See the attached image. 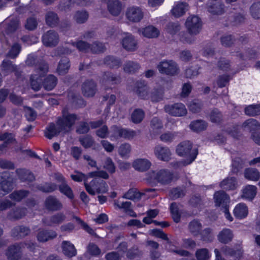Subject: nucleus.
Returning <instances> with one entry per match:
<instances>
[{
  "mask_svg": "<svg viewBox=\"0 0 260 260\" xmlns=\"http://www.w3.org/2000/svg\"><path fill=\"white\" fill-rule=\"evenodd\" d=\"M79 141L82 146L86 149L92 147L95 144L94 139L89 135L80 137Z\"/></svg>",
  "mask_w": 260,
  "mask_h": 260,
  "instance_id": "46",
  "label": "nucleus"
},
{
  "mask_svg": "<svg viewBox=\"0 0 260 260\" xmlns=\"http://www.w3.org/2000/svg\"><path fill=\"white\" fill-rule=\"evenodd\" d=\"M2 71L5 75L14 72L16 76L20 75V71L19 67L13 63V62L8 59H5L2 65Z\"/></svg>",
  "mask_w": 260,
  "mask_h": 260,
  "instance_id": "18",
  "label": "nucleus"
},
{
  "mask_svg": "<svg viewBox=\"0 0 260 260\" xmlns=\"http://www.w3.org/2000/svg\"><path fill=\"white\" fill-rule=\"evenodd\" d=\"M189 232L193 236L199 235L202 228V224L198 220H193L190 222L188 226Z\"/></svg>",
  "mask_w": 260,
  "mask_h": 260,
  "instance_id": "42",
  "label": "nucleus"
},
{
  "mask_svg": "<svg viewBox=\"0 0 260 260\" xmlns=\"http://www.w3.org/2000/svg\"><path fill=\"white\" fill-rule=\"evenodd\" d=\"M62 248L63 254L69 257L74 256L77 254L75 246L69 241H63L62 242Z\"/></svg>",
  "mask_w": 260,
  "mask_h": 260,
  "instance_id": "32",
  "label": "nucleus"
},
{
  "mask_svg": "<svg viewBox=\"0 0 260 260\" xmlns=\"http://www.w3.org/2000/svg\"><path fill=\"white\" fill-rule=\"evenodd\" d=\"M235 216L240 219L245 217L248 214V209L244 204H239L234 209Z\"/></svg>",
  "mask_w": 260,
  "mask_h": 260,
  "instance_id": "44",
  "label": "nucleus"
},
{
  "mask_svg": "<svg viewBox=\"0 0 260 260\" xmlns=\"http://www.w3.org/2000/svg\"><path fill=\"white\" fill-rule=\"evenodd\" d=\"M106 50L104 44L99 41H95L90 44V51L94 54L103 53Z\"/></svg>",
  "mask_w": 260,
  "mask_h": 260,
  "instance_id": "55",
  "label": "nucleus"
},
{
  "mask_svg": "<svg viewBox=\"0 0 260 260\" xmlns=\"http://www.w3.org/2000/svg\"><path fill=\"white\" fill-rule=\"evenodd\" d=\"M188 5L186 3H179L172 9V13L175 17H179L185 14Z\"/></svg>",
  "mask_w": 260,
  "mask_h": 260,
  "instance_id": "48",
  "label": "nucleus"
},
{
  "mask_svg": "<svg viewBox=\"0 0 260 260\" xmlns=\"http://www.w3.org/2000/svg\"><path fill=\"white\" fill-rule=\"evenodd\" d=\"M84 186L86 191L92 196L95 194L94 189H96V192L99 193L105 192L107 190L106 182L101 179L95 178L93 179L90 182V184L85 182Z\"/></svg>",
  "mask_w": 260,
  "mask_h": 260,
  "instance_id": "5",
  "label": "nucleus"
},
{
  "mask_svg": "<svg viewBox=\"0 0 260 260\" xmlns=\"http://www.w3.org/2000/svg\"><path fill=\"white\" fill-rule=\"evenodd\" d=\"M150 126L151 131L153 133L157 134L163 127V124L161 120L157 117H154L150 121Z\"/></svg>",
  "mask_w": 260,
  "mask_h": 260,
  "instance_id": "53",
  "label": "nucleus"
},
{
  "mask_svg": "<svg viewBox=\"0 0 260 260\" xmlns=\"http://www.w3.org/2000/svg\"><path fill=\"white\" fill-rule=\"evenodd\" d=\"M186 194L185 188L181 187H176L172 188L170 192V196L173 200L183 198Z\"/></svg>",
  "mask_w": 260,
  "mask_h": 260,
  "instance_id": "54",
  "label": "nucleus"
},
{
  "mask_svg": "<svg viewBox=\"0 0 260 260\" xmlns=\"http://www.w3.org/2000/svg\"><path fill=\"white\" fill-rule=\"evenodd\" d=\"M120 77L118 75L110 72H105L102 76L101 82L102 84H116L120 82Z\"/></svg>",
  "mask_w": 260,
  "mask_h": 260,
  "instance_id": "24",
  "label": "nucleus"
},
{
  "mask_svg": "<svg viewBox=\"0 0 260 260\" xmlns=\"http://www.w3.org/2000/svg\"><path fill=\"white\" fill-rule=\"evenodd\" d=\"M134 92L142 99H146L148 95L149 88L144 81H138L135 84Z\"/></svg>",
  "mask_w": 260,
  "mask_h": 260,
  "instance_id": "21",
  "label": "nucleus"
},
{
  "mask_svg": "<svg viewBox=\"0 0 260 260\" xmlns=\"http://www.w3.org/2000/svg\"><path fill=\"white\" fill-rule=\"evenodd\" d=\"M192 143L189 141H184L180 143L177 147L176 152L181 156L188 157L189 162H192L198 154L197 148L192 149Z\"/></svg>",
  "mask_w": 260,
  "mask_h": 260,
  "instance_id": "3",
  "label": "nucleus"
},
{
  "mask_svg": "<svg viewBox=\"0 0 260 260\" xmlns=\"http://www.w3.org/2000/svg\"><path fill=\"white\" fill-rule=\"evenodd\" d=\"M203 106L202 102L199 100H194L190 102L189 105V110L192 113L200 112Z\"/></svg>",
  "mask_w": 260,
  "mask_h": 260,
  "instance_id": "61",
  "label": "nucleus"
},
{
  "mask_svg": "<svg viewBox=\"0 0 260 260\" xmlns=\"http://www.w3.org/2000/svg\"><path fill=\"white\" fill-rule=\"evenodd\" d=\"M73 219H75L77 223L79 224L81 227L86 231L88 233L91 235H96V233L94 232L93 230L91 229L86 223L82 220L80 217L73 215Z\"/></svg>",
  "mask_w": 260,
  "mask_h": 260,
  "instance_id": "58",
  "label": "nucleus"
},
{
  "mask_svg": "<svg viewBox=\"0 0 260 260\" xmlns=\"http://www.w3.org/2000/svg\"><path fill=\"white\" fill-rule=\"evenodd\" d=\"M177 177L167 169H161L152 171L147 174L146 181L151 186H154L157 183L162 185L170 184L173 180H177Z\"/></svg>",
  "mask_w": 260,
  "mask_h": 260,
  "instance_id": "2",
  "label": "nucleus"
},
{
  "mask_svg": "<svg viewBox=\"0 0 260 260\" xmlns=\"http://www.w3.org/2000/svg\"><path fill=\"white\" fill-rule=\"evenodd\" d=\"M207 126L208 123L202 119L193 120L189 125L190 129L196 133H200L206 130Z\"/></svg>",
  "mask_w": 260,
  "mask_h": 260,
  "instance_id": "28",
  "label": "nucleus"
},
{
  "mask_svg": "<svg viewBox=\"0 0 260 260\" xmlns=\"http://www.w3.org/2000/svg\"><path fill=\"white\" fill-rule=\"evenodd\" d=\"M70 67V60L67 57H62L59 61L57 71L59 75H64L68 72Z\"/></svg>",
  "mask_w": 260,
  "mask_h": 260,
  "instance_id": "36",
  "label": "nucleus"
},
{
  "mask_svg": "<svg viewBox=\"0 0 260 260\" xmlns=\"http://www.w3.org/2000/svg\"><path fill=\"white\" fill-rule=\"evenodd\" d=\"M59 191L67 197L70 199H73L74 195L72 188L68 185L67 182H64L63 184L57 185Z\"/></svg>",
  "mask_w": 260,
  "mask_h": 260,
  "instance_id": "52",
  "label": "nucleus"
},
{
  "mask_svg": "<svg viewBox=\"0 0 260 260\" xmlns=\"http://www.w3.org/2000/svg\"><path fill=\"white\" fill-rule=\"evenodd\" d=\"M244 177L249 180L256 181L260 178V173L255 168H248L245 169Z\"/></svg>",
  "mask_w": 260,
  "mask_h": 260,
  "instance_id": "38",
  "label": "nucleus"
},
{
  "mask_svg": "<svg viewBox=\"0 0 260 260\" xmlns=\"http://www.w3.org/2000/svg\"><path fill=\"white\" fill-rule=\"evenodd\" d=\"M157 68L161 74L170 76L177 75L179 72V68L177 63L173 60H164L157 66Z\"/></svg>",
  "mask_w": 260,
  "mask_h": 260,
  "instance_id": "4",
  "label": "nucleus"
},
{
  "mask_svg": "<svg viewBox=\"0 0 260 260\" xmlns=\"http://www.w3.org/2000/svg\"><path fill=\"white\" fill-rule=\"evenodd\" d=\"M151 166V162L144 158L137 159L133 162V168L140 172L146 171L150 168Z\"/></svg>",
  "mask_w": 260,
  "mask_h": 260,
  "instance_id": "27",
  "label": "nucleus"
},
{
  "mask_svg": "<svg viewBox=\"0 0 260 260\" xmlns=\"http://www.w3.org/2000/svg\"><path fill=\"white\" fill-rule=\"evenodd\" d=\"M82 93L84 96L92 97L96 91V84L93 80H87L82 85Z\"/></svg>",
  "mask_w": 260,
  "mask_h": 260,
  "instance_id": "14",
  "label": "nucleus"
},
{
  "mask_svg": "<svg viewBox=\"0 0 260 260\" xmlns=\"http://www.w3.org/2000/svg\"><path fill=\"white\" fill-rule=\"evenodd\" d=\"M256 187L254 185H248L243 190L242 197L252 200L256 194Z\"/></svg>",
  "mask_w": 260,
  "mask_h": 260,
  "instance_id": "43",
  "label": "nucleus"
},
{
  "mask_svg": "<svg viewBox=\"0 0 260 260\" xmlns=\"http://www.w3.org/2000/svg\"><path fill=\"white\" fill-rule=\"evenodd\" d=\"M5 254L8 260H19L22 256V249L19 243L9 245L6 250Z\"/></svg>",
  "mask_w": 260,
  "mask_h": 260,
  "instance_id": "12",
  "label": "nucleus"
},
{
  "mask_svg": "<svg viewBox=\"0 0 260 260\" xmlns=\"http://www.w3.org/2000/svg\"><path fill=\"white\" fill-rule=\"evenodd\" d=\"M0 141H4L3 144L0 145V151H3L10 144L17 143L15 135L12 133L8 132L0 133Z\"/></svg>",
  "mask_w": 260,
  "mask_h": 260,
  "instance_id": "25",
  "label": "nucleus"
},
{
  "mask_svg": "<svg viewBox=\"0 0 260 260\" xmlns=\"http://www.w3.org/2000/svg\"><path fill=\"white\" fill-rule=\"evenodd\" d=\"M143 255V252L140 250L137 245H134L127 251L126 257L129 259H134L141 257Z\"/></svg>",
  "mask_w": 260,
  "mask_h": 260,
  "instance_id": "45",
  "label": "nucleus"
},
{
  "mask_svg": "<svg viewBox=\"0 0 260 260\" xmlns=\"http://www.w3.org/2000/svg\"><path fill=\"white\" fill-rule=\"evenodd\" d=\"M195 256L197 260H208L210 257L209 250L205 248L197 250Z\"/></svg>",
  "mask_w": 260,
  "mask_h": 260,
  "instance_id": "57",
  "label": "nucleus"
},
{
  "mask_svg": "<svg viewBox=\"0 0 260 260\" xmlns=\"http://www.w3.org/2000/svg\"><path fill=\"white\" fill-rule=\"evenodd\" d=\"M79 120V117L74 113H71L67 108L62 110V116L59 117L56 122L50 123L45 132V136L49 139L57 136L60 133L66 134L72 130L73 126L76 120Z\"/></svg>",
  "mask_w": 260,
  "mask_h": 260,
  "instance_id": "1",
  "label": "nucleus"
},
{
  "mask_svg": "<svg viewBox=\"0 0 260 260\" xmlns=\"http://www.w3.org/2000/svg\"><path fill=\"white\" fill-rule=\"evenodd\" d=\"M29 193V191L27 190H15L9 194V197L13 201L19 202L24 198L27 197Z\"/></svg>",
  "mask_w": 260,
  "mask_h": 260,
  "instance_id": "41",
  "label": "nucleus"
},
{
  "mask_svg": "<svg viewBox=\"0 0 260 260\" xmlns=\"http://www.w3.org/2000/svg\"><path fill=\"white\" fill-rule=\"evenodd\" d=\"M121 4L119 0H109L108 3V9L112 15L118 16L121 10Z\"/></svg>",
  "mask_w": 260,
  "mask_h": 260,
  "instance_id": "30",
  "label": "nucleus"
},
{
  "mask_svg": "<svg viewBox=\"0 0 260 260\" xmlns=\"http://www.w3.org/2000/svg\"><path fill=\"white\" fill-rule=\"evenodd\" d=\"M246 115L249 116H255L260 115V104L250 105L244 109Z\"/></svg>",
  "mask_w": 260,
  "mask_h": 260,
  "instance_id": "49",
  "label": "nucleus"
},
{
  "mask_svg": "<svg viewBox=\"0 0 260 260\" xmlns=\"http://www.w3.org/2000/svg\"><path fill=\"white\" fill-rule=\"evenodd\" d=\"M27 213L24 207H16L12 208L7 214V217L11 220H18L24 217Z\"/></svg>",
  "mask_w": 260,
  "mask_h": 260,
  "instance_id": "19",
  "label": "nucleus"
},
{
  "mask_svg": "<svg viewBox=\"0 0 260 260\" xmlns=\"http://www.w3.org/2000/svg\"><path fill=\"white\" fill-rule=\"evenodd\" d=\"M154 154L158 159L167 161L170 160L171 155V152L168 147L160 145L155 147Z\"/></svg>",
  "mask_w": 260,
  "mask_h": 260,
  "instance_id": "22",
  "label": "nucleus"
},
{
  "mask_svg": "<svg viewBox=\"0 0 260 260\" xmlns=\"http://www.w3.org/2000/svg\"><path fill=\"white\" fill-rule=\"evenodd\" d=\"M42 41L45 46L54 47L58 45L59 42V36L55 30H49L43 35Z\"/></svg>",
  "mask_w": 260,
  "mask_h": 260,
  "instance_id": "8",
  "label": "nucleus"
},
{
  "mask_svg": "<svg viewBox=\"0 0 260 260\" xmlns=\"http://www.w3.org/2000/svg\"><path fill=\"white\" fill-rule=\"evenodd\" d=\"M252 16L255 19H260V2L253 3L250 8Z\"/></svg>",
  "mask_w": 260,
  "mask_h": 260,
  "instance_id": "64",
  "label": "nucleus"
},
{
  "mask_svg": "<svg viewBox=\"0 0 260 260\" xmlns=\"http://www.w3.org/2000/svg\"><path fill=\"white\" fill-rule=\"evenodd\" d=\"M44 207L48 211L55 212L61 210L63 208V204L57 197L50 195L45 199Z\"/></svg>",
  "mask_w": 260,
  "mask_h": 260,
  "instance_id": "10",
  "label": "nucleus"
},
{
  "mask_svg": "<svg viewBox=\"0 0 260 260\" xmlns=\"http://www.w3.org/2000/svg\"><path fill=\"white\" fill-rule=\"evenodd\" d=\"M31 230L29 227L23 225H17L12 229L11 236L15 240H20L28 236Z\"/></svg>",
  "mask_w": 260,
  "mask_h": 260,
  "instance_id": "13",
  "label": "nucleus"
},
{
  "mask_svg": "<svg viewBox=\"0 0 260 260\" xmlns=\"http://www.w3.org/2000/svg\"><path fill=\"white\" fill-rule=\"evenodd\" d=\"M220 187L225 190H233L238 186V182L235 177H227L220 183Z\"/></svg>",
  "mask_w": 260,
  "mask_h": 260,
  "instance_id": "26",
  "label": "nucleus"
},
{
  "mask_svg": "<svg viewBox=\"0 0 260 260\" xmlns=\"http://www.w3.org/2000/svg\"><path fill=\"white\" fill-rule=\"evenodd\" d=\"M36 188L44 193H51L56 190L58 186L55 183L45 182L43 184H37L36 186Z\"/></svg>",
  "mask_w": 260,
  "mask_h": 260,
  "instance_id": "33",
  "label": "nucleus"
},
{
  "mask_svg": "<svg viewBox=\"0 0 260 260\" xmlns=\"http://www.w3.org/2000/svg\"><path fill=\"white\" fill-rule=\"evenodd\" d=\"M16 173L19 179L23 182H32L35 180V177L34 174L27 170L24 169H17Z\"/></svg>",
  "mask_w": 260,
  "mask_h": 260,
  "instance_id": "29",
  "label": "nucleus"
},
{
  "mask_svg": "<svg viewBox=\"0 0 260 260\" xmlns=\"http://www.w3.org/2000/svg\"><path fill=\"white\" fill-rule=\"evenodd\" d=\"M245 160L241 157H235L233 159L231 172L237 174L245 166Z\"/></svg>",
  "mask_w": 260,
  "mask_h": 260,
  "instance_id": "37",
  "label": "nucleus"
},
{
  "mask_svg": "<svg viewBox=\"0 0 260 260\" xmlns=\"http://www.w3.org/2000/svg\"><path fill=\"white\" fill-rule=\"evenodd\" d=\"M210 120L214 123H219L222 120V114L216 108L213 109L209 115Z\"/></svg>",
  "mask_w": 260,
  "mask_h": 260,
  "instance_id": "63",
  "label": "nucleus"
},
{
  "mask_svg": "<svg viewBox=\"0 0 260 260\" xmlns=\"http://www.w3.org/2000/svg\"><path fill=\"white\" fill-rule=\"evenodd\" d=\"M40 76L32 75L30 77L31 82L30 85L32 89L35 91L39 90L42 85V79L40 78Z\"/></svg>",
  "mask_w": 260,
  "mask_h": 260,
  "instance_id": "62",
  "label": "nucleus"
},
{
  "mask_svg": "<svg viewBox=\"0 0 260 260\" xmlns=\"http://www.w3.org/2000/svg\"><path fill=\"white\" fill-rule=\"evenodd\" d=\"M242 127L250 131L258 130L260 129V123L256 120L250 118L243 123Z\"/></svg>",
  "mask_w": 260,
  "mask_h": 260,
  "instance_id": "47",
  "label": "nucleus"
},
{
  "mask_svg": "<svg viewBox=\"0 0 260 260\" xmlns=\"http://www.w3.org/2000/svg\"><path fill=\"white\" fill-rule=\"evenodd\" d=\"M214 198L216 205L221 207V209L229 207L230 197L223 190L215 192Z\"/></svg>",
  "mask_w": 260,
  "mask_h": 260,
  "instance_id": "17",
  "label": "nucleus"
},
{
  "mask_svg": "<svg viewBox=\"0 0 260 260\" xmlns=\"http://www.w3.org/2000/svg\"><path fill=\"white\" fill-rule=\"evenodd\" d=\"M145 113L142 109L137 108L134 110L131 116V121L135 124L140 123L145 117Z\"/></svg>",
  "mask_w": 260,
  "mask_h": 260,
  "instance_id": "39",
  "label": "nucleus"
},
{
  "mask_svg": "<svg viewBox=\"0 0 260 260\" xmlns=\"http://www.w3.org/2000/svg\"><path fill=\"white\" fill-rule=\"evenodd\" d=\"M140 68L139 63L133 60L126 61L123 65V70L125 72L133 74Z\"/></svg>",
  "mask_w": 260,
  "mask_h": 260,
  "instance_id": "40",
  "label": "nucleus"
},
{
  "mask_svg": "<svg viewBox=\"0 0 260 260\" xmlns=\"http://www.w3.org/2000/svg\"><path fill=\"white\" fill-rule=\"evenodd\" d=\"M144 193L138 191L136 188H132L128 190L123 196V198L131 200H139Z\"/></svg>",
  "mask_w": 260,
  "mask_h": 260,
  "instance_id": "51",
  "label": "nucleus"
},
{
  "mask_svg": "<svg viewBox=\"0 0 260 260\" xmlns=\"http://www.w3.org/2000/svg\"><path fill=\"white\" fill-rule=\"evenodd\" d=\"M142 34L147 38H154L158 36L159 31L156 27L150 25L143 29Z\"/></svg>",
  "mask_w": 260,
  "mask_h": 260,
  "instance_id": "50",
  "label": "nucleus"
},
{
  "mask_svg": "<svg viewBox=\"0 0 260 260\" xmlns=\"http://www.w3.org/2000/svg\"><path fill=\"white\" fill-rule=\"evenodd\" d=\"M72 45L76 47L80 51L85 53L90 51V44L84 41L80 40L72 43Z\"/></svg>",
  "mask_w": 260,
  "mask_h": 260,
  "instance_id": "56",
  "label": "nucleus"
},
{
  "mask_svg": "<svg viewBox=\"0 0 260 260\" xmlns=\"http://www.w3.org/2000/svg\"><path fill=\"white\" fill-rule=\"evenodd\" d=\"M104 63L111 69L118 68L121 64V60L112 55H108L104 59Z\"/></svg>",
  "mask_w": 260,
  "mask_h": 260,
  "instance_id": "35",
  "label": "nucleus"
},
{
  "mask_svg": "<svg viewBox=\"0 0 260 260\" xmlns=\"http://www.w3.org/2000/svg\"><path fill=\"white\" fill-rule=\"evenodd\" d=\"M207 9L210 13L215 15H221L226 12V7L222 1L209 0Z\"/></svg>",
  "mask_w": 260,
  "mask_h": 260,
  "instance_id": "11",
  "label": "nucleus"
},
{
  "mask_svg": "<svg viewBox=\"0 0 260 260\" xmlns=\"http://www.w3.org/2000/svg\"><path fill=\"white\" fill-rule=\"evenodd\" d=\"M56 236V233L52 230L40 229L38 230L36 237L39 242L44 243L55 238Z\"/></svg>",
  "mask_w": 260,
  "mask_h": 260,
  "instance_id": "16",
  "label": "nucleus"
},
{
  "mask_svg": "<svg viewBox=\"0 0 260 260\" xmlns=\"http://www.w3.org/2000/svg\"><path fill=\"white\" fill-rule=\"evenodd\" d=\"M233 237L232 231L228 229H224L217 236L219 241L223 244H227L232 241Z\"/></svg>",
  "mask_w": 260,
  "mask_h": 260,
  "instance_id": "31",
  "label": "nucleus"
},
{
  "mask_svg": "<svg viewBox=\"0 0 260 260\" xmlns=\"http://www.w3.org/2000/svg\"><path fill=\"white\" fill-rule=\"evenodd\" d=\"M57 83V78L53 75H49L44 78L42 85L45 89L50 91L56 86Z\"/></svg>",
  "mask_w": 260,
  "mask_h": 260,
  "instance_id": "34",
  "label": "nucleus"
},
{
  "mask_svg": "<svg viewBox=\"0 0 260 260\" xmlns=\"http://www.w3.org/2000/svg\"><path fill=\"white\" fill-rule=\"evenodd\" d=\"M121 43L126 51H135L138 48V43L134 37L131 34H127L123 38Z\"/></svg>",
  "mask_w": 260,
  "mask_h": 260,
  "instance_id": "15",
  "label": "nucleus"
},
{
  "mask_svg": "<svg viewBox=\"0 0 260 260\" xmlns=\"http://www.w3.org/2000/svg\"><path fill=\"white\" fill-rule=\"evenodd\" d=\"M180 29V25L178 22H169L166 26L167 32L172 35L176 34Z\"/></svg>",
  "mask_w": 260,
  "mask_h": 260,
  "instance_id": "60",
  "label": "nucleus"
},
{
  "mask_svg": "<svg viewBox=\"0 0 260 260\" xmlns=\"http://www.w3.org/2000/svg\"><path fill=\"white\" fill-rule=\"evenodd\" d=\"M1 178L3 180L0 182V197H3L13 189V178L8 171L2 173Z\"/></svg>",
  "mask_w": 260,
  "mask_h": 260,
  "instance_id": "7",
  "label": "nucleus"
},
{
  "mask_svg": "<svg viewBox=\"0 0 260 260\" xmlns=\"http://www.w3.org/2000/svg\"><path fill=\"white\" fill-rule=\"evenodd\" d=\"M164 110L170 115L176 117L184 116L187 114L184 105L179 103L165 106Z\"/></svg>",
  "mask_w": 260,
  "mask_h": 260,
  "instance_id": "9",
  "label": "nucleus"
},
{
  "mask_svg": "<svg viewBox=\"0 0 260 260\" xmlns=\"http://www.w3.org/2000/svg\"><path fill=\"white\" fill-rule=\"evenodd\" d=\"M126 16L129 21L137 22L143 18V13L139 8L133 7L127 10Z\"/></svg>",
  "mask_w": 260,
  "mask_h": 260,
  "instance_id": "20",
  "label": "nucleus"
},
{
  "mask_svg": "<svg viewBox=\"0 0 260 260\" xmlns=\"http://www.w3.org/2000/svg\"><path fill=\"white\" fill-rule=\"evenodd\" d=\"M185 25L190 35H196L201 31L202 23L198 16L192 15L187 18Z\"/></svg>",
  "mask_w": 260,
  "mask_h": 260,
  "instance_id": "6",
  "label": "nucleus"
},
{
  "mask_svg": "<svg viewBox=\"0 0 260 260\" xmlns=\"http://www.w3.org/2000/svg\"><path fill=\"white\" fill-rule=\"evenodd\" d=\"M45 20L46 25L51 28L57 26L59 22V18L57 14L52 11L46 12Z\"/></svg>",
  "mask_w": 260,
  "mask_h": 260,
  "instance_id": "23",
  "label": "nucleus"
},
{
  "mask_svg": "<svg viewBox=\"0 0 260 260\" xmlns=\"http://www.w3.org/2000/svg\"><path fill=\"white\" fill-rule=\"evenodd\" d=\"M53 226L59 225L66 219V216L63 212H58L50 216Z\"/></svg>",
  "mask_w": 260,
  "mask_h": 260,
  "instance_id": "59",
  "label": "nucleus"
}]
</instances>
